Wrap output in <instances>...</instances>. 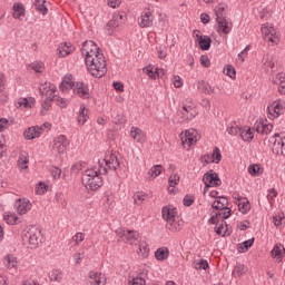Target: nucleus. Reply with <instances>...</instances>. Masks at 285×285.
Instances as JSON below:
<instances>
[{"mask_svg":"<svg viewBox=\"0 0 285 285\" xmlns=\"http://www.w3.org/2000/svg\"><path fill=\"white\" fill-rule=\"evenodd\" d=\"M85 63L92 77L97 79H101L108 72V68L106 67V57L104 53H96V56H91L85 58Z\"/></svg>","mask_w":285,"mask_h":285,"instance_id":"obj_1","label":"nucleus"},{"mask_svg":"<svg viewBox=\"0 0 285 285\" xmlns=\"http://www.w3.org/2000/svg\"><path fill=\"white\" fill-rule=\"evenodd\" d=\"M101 175H108L106 167L100 169H87L82 176V184L88 190H99L104 186V179Z\"/></svg>","mask_w":285,"mask_h":285,"instance_id":"obj_2","label":"nucleus"},{"mask_svg":"<svg viewBox=\"0 0 285 285\" xmlns=\"http://www.w3.org/2000/svg\"><path fill=\"white\" fill-rule=\"evenodd\" d=\"M72 88L73 92L81 97L82 99H88L90 97V89H88V85L83 82H72V80H63L60 85V90L62 92L65 90H70Z\"/></svg>","mask_w":285,"mask_h":285,"instance_id":"obj_3","label":"nucleus"},{"mask_svg":"<svg viewBox=\"0 0 285 285\" xmlns=\"http://www.w3.org/2000/svg\"><path fill=\"white\" fill-rule=\"evenodd\" d=\"M203 181L205 184L204 193H206L208 188H217V186H222V179L219 178V175L213 170L204 174Z\"/></svg>","mask_w":285,"mask_h":285,"instance_id":"obj_4","label":"nucleus"},{"mask_svg":"<svg viewBox=\"0 0 285 285\" xmlns=\"http://www.w3.org/2000/svg\"><path fill=\"white\" fill-rule=\"evenodd\" d=\"M24 238L28 239L30 248H37L41 244V230L37 227H31L24 234Z\"/></svg>","mask_w":285,"mask_h":285,"instance_id":"obj_5","label":"nucleus"},{"mask_svg":"<svg viewBox=\"0 0 285 285\" xmlns=\"http://www.w3.org/2000/svg\"><path fill=\"white\" fill-rule=\"evenodd\" d=\"M81 55H83L85 59L88 57H96L99 55V47L92 40H87L82 43Z\"/></svg>","mask_w":285,"mask_h":285,"instance_id":"obj_6","label":"nucleus"},{"mask_svg":"<svg viewBox=\"0 0 285 285\" xmlns=\"http://www.w3.org/2000/svg\"><path fill=\"white\" fill-rule=\"evenodd\" d=\"M218 28L217 32L220 35V37H226V35H229L230 30H233V22H229L226 18H216Z\"/></svg>","mask_w":285,"mask_h":285,"instance_id":"obj_7","label":"nucleus"},{"mask_svg":"<svg viewBox=\"0 0 285 285\" xmlns=\"http://www.w3.org/2000/svg\"><path fill=\"white\" fill-rule=\"evenodd\" d=\"M120 238L122 239V242H125V244H130V246H137V244L139 243V233L135 230L122 232L120 234Z\"/></svg>","mask_w":285,"mask_h":285,"instance_id":"obj_8","label":"nucleus"},{"mask_svg":"<svg viewBox=\"0 0 285 285\" xmlns=\"http://www.w3.org/2000/svg\"><path fill=\"white\" fill-rule=\"evenodd\" d=\"M55 92H57V87L52 83H46L40 87V95H42V97L45 95V100L47 101H55V97H57Z\"/></svg>","mask_w":285,"mask_h":285,"instance_id":"obj_9","label":"nucleus"},{"mask_svg":"<svg viewBox=\"0 0 285 285\" xmlns=\"http://www.w3.org/2000/svg\"><path fill=\"white\" fill-rule=\"evenodd\" d=\"M67 148L68 140L66 139V136L60 135L53 139V153L61 155V153H66Z\"/></svg>","mask_w":285,"mask_h":285,"instance_id":"obj_10","label":"nucleus"},{"mask_svg":"<svg viewBox=\"0 0 285 285\" xmlns=\"http://www.w3.org/2000/svg\"><path fill=\"white\" fill-rule=\"evenodd\" d=\"M262 35H263L265 41H271V43H279V37L275 32V28L263 27Z\"/></svg>","mask_w":285,"mask_h":285,"instance_id":"obj_11","label":"nucleus"},{"mask_svg":"<svg viewBox=\"0 0 285 285\" xmlns=\"http://www.w3.org/2000/svg\"><path fill=\"white\" fill-rule=\"evenodd\" d=\"M277 137H279V134H275L271 139V144H273L272 146V153H274V155H283L284 154V142L282 141V138L277 139Z\"/></svg>","mask_w":285,"mask_h":285,"instance_id":"obj_12","label":"nucleus"},{"mask_svg":"<svg viewBox=\"0 0 285 285\" xmlns=\"http://www.w3.org/2000/svg\"><path fill=\"white\" fill-rule=\"evenodd\" d=\"M233 199H236V204L238 206V210L243 213V215H246L248 210H250V203L248 202V198L239 197V195L234 194Z\"/></svg>","mask_w":285,"mask_h":285,"instance_id":"obj_13","label":"nucleus"},{"mask_svg":"<svg viewBox=\"0 0 285 285\" xmlns=\"http://www.w3.org/2000/svg\"><path fill=\"white\" fill-rule=\"evenodd\" d=\"M180 139L183 144H189V146L197 144V130L195 129L186 130L185 135L180 136Z\"/></svg>","mask_w":285,"mask_h":285,"instance_id":"obj_14","label":"nucleus"},{"mask_svg":"<svg viewBox=\"0 0 285 285\" xmlns=\"http://www.w3.org/2000/svg\"><path fill=\"white\" fill-rule=\"evenodd\" d=\"M153 21H155V17H153V12L145 11L140 16L138 26H140L141 28H150V26H153Z\"/></svg>","mask_w":285,"mask_h":285,"instance_id":"obj_15","label":"nucleus"},{"mask_svg":"<svg viewBox=\"0 0 285 285\" xmlns=\"http://www.w3.org/2000/svg\"><path fill=\"white\" fill-rule=\"evenodd\" d=\"M3 264L6 268L9 271H17V266L19 265V261H17V257L12 254H8L3 257Z\"/></svg>","mask_w":285,"mask_h":285,"instance_id":"obj_16","label":"nucleus"},{"mask_svg":"<svg viewBox=\"0 0 285 285\" xmlns=\"http://www.w3.org/2000/svg\"><path fill=\"white\" fill-rule=\"evenodd\" d=\"M267 110L269 116L279 117V115H282V110H284V106L279 101H274L267 107Z\"/></svg>","mask_w":285,"mask_h":285,"instance_id":"obj_17","label":"nucleus"},{"mask_svg":"<svg viewBox=\"0 0 285 285\" xmlns=\"http://www.w3.org/2000/svg\"><path fill=\"white\" fill-rule=\"evenodd\" d=\"M41 130H43V129L38 127V126L37 127H29L23 132L24 139H28V140L37 139V137L41 136Z\"/></svg>","mask_w":285,"mask_h":285,"instance_id":"obj_18","label":"nucleus"},{"mask_svg":"<svg viewBox=\"0 0 285 285\" xmlns=\"http://www.w3.org/2000/svg\"><path fill=\"white\" fill-rule=\"evenodd\" d=\"M181 115L183 119H195L197 117V108L195 106L184 105Z\"/></svg>","mask_w":285,"mask_h":285,"instance_id":"obj_19","label":"nucleus"},{"mask_svg":"<svg viewBox=\"0 0 285 285\" xmlns=\"http://www.w3.org/2000/svg\"><path fill=\"white\" fill-rule=\"evenodd\" d=\"M89 277H90V284L106 285V275L104 274H99L97 272H90Z\"/></svg>","mask_w":285,"mask_h":285,"instance_id":"obj_20","label":"nucleus"},{"mask_svg":"<svg viewBox=\"0 0 285 285\" xmlns=\"http://www.w3.org/2000/svg\"><path fill=\"white\" fill-rule=\"evenodd\" d=\"M130 135L138 144L146 142V134L141 129L131 127Z\"/></svg>","mask_w":285,"mask_h":285,"instance_id":"obj_21","label":"nucleus"},{"mask_svg":"<svg viewBox=\"0 0 285 285\" xmlns=\"http://www.w3.org/2000/svg\"><path fill=\"white\" fill-rule=\"evenodd\" d=\"M58 51L60 57H68V55L75 51V47L70 42H62L59 45Z\"/></svg>","mask_w":285,"mask_h":285,"instance_id":"obj_22","label":"nucleus"},{"mask_svg":"<svg viewBox=\"0 0 285 285\" xmlns=\"http://www.w3.org/2000/svg\"><path fill=\"white\" fill-rule=\"evenodd\" d=\"M16 208L19 215H26L30 210V203L28 200L18 199L16 202Z\"/></svg>","mask_w":285,"mask_h":285,"instance_id":"obj_23","label":"nucleus"},{"mask_svg":"<svg viewBox=\"0 0 285 285\" xmlns=\"http://www.w3.org/2000/svg\"><path fill=\"white\" fill-rule=\"evenodd\" d=\"M106 166H108V168L110 170H117V168H119V166H121V164L119 163V158H117V156L115 154H111L109 156V159H105Z\"/></svg>","mask_w":285,"mask_h":285,"instance_id":"obj_24","label":"nucleus"},{"mask_svg":"<svg viewBox=\"0 0 285 285\" xmlns=\"http://www.w3.org/2000/svg\"><path fill=\"white\" fill-rule=\"evenodd\" d=\"M138 250L137 254L139 255V257H148V255H150V248L148 247V243H146V240L139 242L138 240Z\"/></svg>","mask_w":285,"mask_h":285,"instance_id":"obj_25","label":"nucleus"},{"mask_svg":"<svg viewBox=\"0 0 285 285\" xmlns=\"http://www.w3.org/2000/svg\"><path fill=\"white\" fill-rule=\"evenodd\" d=\"M169 255L170 250H168V247H160L155 252V257L158 262H165V259H168Z\"/></svg>","mask_w":285,"mask_h":285,"instance_id":"obj_26","label":"nucleus"},{"mask_svg":"<svg viewBox=\"0 0 285 285\" xmlns=\"http://www.w3.org/2000/svg\"><path fill=\"white\" fill-rule=\"evenodd\" d=\"M177 212L168 207L163 208V219H166L167 224L171 223L176 218Z\"/></svg>","mask_w":285,"mask_h":285,"instance_id":"obj_27","label":"nucleus"},{"mask_svg":"<svg viewBox=\"0 0 285 285\" xmlns=\"http://www.w3.org/2000/svg\"><path fill=\"white\" fill-rule=\"evenodd\" d=\"M219 200H215L212 204V208H214L215 210H224V208H226V205L228 204V198L227 197H218Z\"/></svg>","mask_w":285,"mask_h":285,"instance_id":"obj_28","label":"nucleus"},{"mask_svg":"<svg viewBox=\"0 0 285 285\" xmlns=\"http://www.w3.org/2000/svg\"><path fill=\"white\" fill-rule=\"evenodd\" d=\"M166 226L168 230H171V233H177L181 228V226H184V222L177 220V217H176V218H173L170 223H167Z\"/></svg>","mask_w":285,"mask_h":285,"instance_id":"obj_29","label":"nucleus"},{"mask_svg":"<svg viewBox=\"0 0 285 285\" xmlns=\"http://www.w3.org/2000/svg\"><path fill=\"white\" fill-rule=\"evenodd\" d=\"M213 43V39L209 36H204L198 40V46L200 50H210V46Z\"/></svg>","mask_w":285,"mask_h":285,"instance_id":"obj_30","label":"nucleus"},{"mask_svg":"<svg viewBox=\"0 0 285 285\" xmlns=\"http://www.w3.org/2000/svg\"><path fill=\"white\" fill-rule=\"evenodd\" d=\"M256 130L261 135H268L273 130V125L258 122L257 126H256Z\"/></svg>","mask_w":285,"mask_h":285,"instance_id":"obj_31","label":"nucleus"},{"mask_svg":"<svg viewBox=\"0 0 285 285\" xmlns=\"http://www.w3.org/2000/svg\"><path fill=\"white\" fill-rule=\"evenodd\" d=\"M284 253H285V248H284V245L282 244H276L271 252L272 257H277V259H282V257H284Z\"/></svg>","mask_w":285,"mask_h":285,"instance_id":"obj_32","label":"nucleus"},{"mask_svg":"<svg viewBox=\"0 0 285 285\" xmlns=\"http://www.w3.org/2000/svg\"><path fill=\"white\" fill-rule=\"evenodd\" d=\"M248 173L252 177H259L261 175H264V168H262L261 165H249Z\"/></svg>","mask_w":285,"mask_h":285,"instance_id":"obj_33","label":"nucleus"},{"mask_svg":"<svg viewBox=\"0 0 285 285\" xmlns=\"http://www.w3.org/2000/svg\"><path fill=\"white\" fill-rule=\"evenodd\" d=\"M21 17H26V12L23 6L17 2L13 4V19H21Z\"/></svg>","mask_w":285,"mask_h":285,"instance_id":"obj_34","label":"nucleus"},{"mask_svg":"<svg viewBox=\"0 0 285 285\" xmlns=\"http://www.w3.org/2000/svg\"><path fill=\"white\" fill-rule=\"evenodd\" d=\"M29 161L30 159L28 158V154L26 153L20 154L18 159V168H20V170H26L28 168Z\"/></svg>","mask_w":285,"mask_h":285,"instance_id":"obj_35","label":"nucleus"},{"mask_svg":"<svg viewBox=\"0 0 285 285\" xmlns=\"http://www.w3.org/2000/svg\"><path fill=\"white\" fill-rule=\"evenodd\" d=\"M86 121H88V109H86V107H83L78 112L77 122L80 126H83V124H86Z\"/></svg>","mask_w":285,"mask_h":285,"instance_id":"obj_36","label":"nucleus"},{"mask_svg":"<svg viewBox=\"0 0 285 285\" xmlns=\"http://www.w3.org/2000/svg\"><path fill=\"white\" fill-rule=\"evenodd\" d=\"M248 273V267L244 264H237L233 271L234 277H242V275H246Z\"/></svg>","mask_w":285,"mask_h":285,"instance_id":"obj_37","label":"nucleus"},{"mask_svg":"<svg viewBox=\"0 0 285 285\" xmlns=\"http://www.w3.org/2000/svg\"><path fill=\"white\" fill-rule=\"evenodd\" d=\"M239 137L242 138L243 141H253L255 135L253 134V131H250V128H247L240 129Z\"/></svg>","mask_w":285,"mask_h":285,"instance_id":"obj_38","label":"nucleus"},{"mask_svg":"<svg viewBox=\"0 0 285 285\" xmlns=\"http://www.w3.org/2000/svg\"><path fill=\"white\" fill-rule=\"evenodd\" d=\"M253 244H255V238H250L238 244L239 253H246L250 248V246H253Z\"/></svg>","mask_w":285,"mask_h":285,"instance_id":"obj_39","label":"nucleus"},{"mask_svg":"<svg viewBox=\"0 0 285 285\" xmlns=\"http://www.w3.org/2000/svg\"><path fill=\"white\" fill-rule=\"evenodd\" d=\"M35 7L38 12H41V14H48V7H46V0H36Z\"/></svg>","mask_w":285,"mask_h":285,"instance_id":"obj_40","label":"nucleus"},{"mask_svg":"<svg viewBox=\"0 0 285 285\" xmlns=\"http://www.w3.org/2000/svg\"><path fill=\"white\" fill-rule=\"evenodd\" d=\"M216 235H220L222 237H226V235H230L228 233V225L226 223H222L218 227H215Z\"/></svg>","mask_w":285,"mask_h":285,"instance_id":"obj_41","label":"nucleus"},{"mask_svg":"<svg viewBox=\"0 0 285 285\" xmlns=\"http://www.w3.org/2000/svg\"><path fill=\"white\" fill-rule=\"evenodd\" d=\"M146 197H148V195H146V193L138 191L134 195V203L137 204L138 206H141V204H144V202H146Z\"/></svg>","mask_w":285,"mask_h":285,"instance_id":"obj_42","label":"nucleus"},{"mask_svg":"<svg viewBox=\"0 0 285 285\" xmlns=\"http://www.w3.org/2000/svg\"><path fill=\"white\" fill-rule=\"evenodd\" d=\"M148 175L149 179H155V177H159V175H161V165H156L151 167Z\"/></svg>","mask_w":285,"mask_h":285,"instance_id":"obj_43","label":"nucleus"},{"mask_svg":"<svg viewBox=\"0 0 285 285\" xmlns=\"http://www.w3.org/2000/svg\"><path fill=\"white\" fill-rule=\"evenodd\" d=\"M225 10H226V6L225 4L216 6V8H215L216 19H224V18H226V13H224Z\"/></svg>","mask_w":285,"mask_h":285,"instance_id":"obj_44","label":"nucleus"},{"mask_svg":"<svg viewBox=\"0 0 285 285\" xmlns=\"http://www.w3.org/2000/svg\"><path fill=\"white\" fill-rule=\"evenodd\" d=\"M264 63H263V68L268 72V70H273V68H275V63L273 62V59L271 58V56H266L263 59Z\"/></svg>","mask_w":285,"mask_h":285,"instance_id":"obj_45","label":"nucleus"},{"mask_svg":"<svg viewBox=\"0 0 285 285\" xmlns=\"http://www.w3.org/2000/svg\"><path fill=\"white\" fill-rule=\"evenodd\" d=\"M203 86V92L205 95H215V87L210 86V83L202 81L199 82Z\"/></svg>","mask_w":285,"mask_h":285,"instance_id":"obj_46","label":"nucleus"},{"mask_svg":"<svg viewBox=\"0 0 285 285\" xmlns=\"http://www.w3.org/2000/svg\"><path fill=\"white\" fill-rule=\"evenodd\" d=\"M219 161H222V151L218 149V147H215L212 155V163L219 164Z\"/></svg>","mask_w":285,"mask_h":285,"instance_id":"obj_47","label":"nucleus"},{"mask_svg":"<svg viewBox=\"0 0 285 285\" xmlns=\"http://www.w3.org/2000/svg\"><path fill=\"white\" fill-rule=\"evenodd\" d=\"M224 72L227 75V77H230V79H235L236 77L235 67H233V65H227Z\"/></svg>","mask_w":285,"mask_h":285,"instance_id":"obj_48","label":"nucleus"},{"mask_svg":"<svg viewBox=\"0 0 285 285\" xmlns=\"http://www.w3.org/2000/svg\"><path fill=\"white\" fill-rule=\"evenodd\" d=\"M142 72H145V75H148L150 79H157V75H158L157 68H156V71H153V67L148 66L142 69Z\"/></svg>","mask_w":285,"mask_h":285,"instance_id":"obj_49","label":"nucleus"},{"mask_svg":"<svg viewBox=\"0 0 285 285\" xmlns=\"http://www.w3.org/2000/svg\"><path fill=\"white\" fill-rule=\"evenodd\" d=\"M227 132L228 135H239L242 132V127L235 124L230 125L229 127H227Z\"/></svg>","mask_w":285,"mask_h":285,"instance_id":"obj_50","label":"nucleus"},{"mask_svg":"<svg viewBox=\"0 0 285 285\" xmlns=\"http://www.w3.org/2000/svg\"><path fill=\"white\" fill-rule=\"evenodd\" d=\"M179 180L180 177L177 174H171L168 179L170 188H173V186H178Z\"/></svg>","mask_w":285,"mask_h":285,"instance_id":"obj_51","label":"nucleus"},{"mask_svg":"<svg viewBox=\"0 0 285 285\" xmlns=\"http://www.w3.org/2000/svg\"><path fill=\"white\" fill-rule=\"evenodd\" d=\"M86 239V234L83 233H77L75 236H72V242L78 246V244H81Z\"/></svg>","mask_w":285,"mask_h":285,"instance_id":"obj_52","label":"nucleus"},{"mask_svg":"<svg viewBox=\"0 0 285 285\" xmlns=\"http://www.w3.org/2000/svg\"><path fill=\"white\" fill-rule=\"evenodd\" d=\"M183 204L187 207L193 206V204H195V196L186 195L183 199Z\"/></svg>","mask_w":285,"mask_h":285,"instance_id":"obj_53","label":"nucleus"},{"mask_svg":"<svg viewBox=\"0 0 285 285\" xmlns=\"http://www.w3.org/2000/svg\"><path fill=\"white\" fill-rule=\"evenodd\" d=\"M50 173L51 177H53L55 179H59V177H61V168L59 167H51Z\"/></svg>","mask_w":285,"mask_h":285,"instance_id":"obj_54","label":"nucleus"},{"mask_svg":"<svg viewBox=\"0 0 285 285\" xmlns=\"http://www.w3.org/2000/svg\"><path fill=\"white\" fill-rule=\"evenodd\" d=\"M85 257H86V252L75 253L73 254L75 264H81V259H83Z\"/></svg>","mask_w":285,"mask_h":285,"instance_id":"obj_55","label":"nucleus"},{"mask_svg":"<svg viewBox=\"0 0 285 285\" xmlns=\"http://www.w3.org/2000/svg\"><path fill=\"white\" fill-rule=\"evenodd\" d=\"M129 285H146V279L141 277H136L129 281Z\"/></svg>","mask_w":285,"mask_h":285,"instance_id":"obj_56","label":"nucleus"},{"mask_svg":"<svg viewBox=\"0 0 285 285\" xmlns=\"http://www.w3.org/2000/svg\"><path fill=\"white\" fill-rule=\"evenodd\" d=\"M4 219H6L7 224L14 225V224H17V220L19 218H17V216L10 214V215L4 216Z\"/></svg>","mask_w":285,"mask_h":285,"instance_id":"obj_57","label":"nucleus"},{"mask_svg":"<svg viewBox=\"0 0 285 285\" xmlns=\"http://www.w3.org/2000/svg\"><path fill=\"white\" fill-rule=\"evenodd\" d=\"M200 63L204 68H210V59H208V56H202Z\"/></svg>","mask_w":285,"mask_h":285,"instance_id":"obj_58","label":"nucleus"},{"mask_svg":"<svg viewBox=\"0 0 285 285\" xmlns=\"http://www.w3.org/2000/svg\"><path fill=\"white\" fill-rule=\"evenodd\" d=\"M37 195H43L46 193V184L39 183V185L36 188Z\"/></svg>","mask_w":285,"mask_h":285,"instance_id":"obj_59","label":"nucleus"},{"mask_svg":"<svg viewBox=\"0 0 285 285\" xmlns=\"http://www.w3.org/2000/svg\"><path fill=\"white\" fill-rule=\"evenodd\" d=\"M8 126H10V121L6 118H1L0 119V131L6 130V128H8Z\"/></svg>","mask_w":285,"mask_h":285,"instance_id":"obj_60","label":"nucleus"},{"mask_svg":"<svg viewBox=\"0 0 285 285\" xmlns=\"http://www.w3.org/2000/svg\"><path fill=\"white\" fill-rule=\"evenodd\" d=\"M282 219H284V214L274 216L273 217L274 226H282Z\"/></svg>","mask_w":285,"mask_h":285,"instance_id":"obj_61","label":"nucleus"},{"mask_svg":"<svg viewBox=\"0 0 285 285\" xmlns=\"http://www.w3.org/2000/svg\"><path fill=\"white\" fill-rule=\"evenodd\" d=\"M174 86L175 88H181V86H184V82L179 76H174Z\"/></svg>","mask_w":285,"mask_h":285,"instance_id":"obj_62","label":"nucleus"},{"mask_svg":"<svg viewBox=\"0 0 285 285\" xmlns=\"http://www.w3.org/2000/svg\"><path fill=\"white\" fill-rule=\"evenodd\" d=\"M223 210H224V212L220 213V217H222L223 219H228V217H230V208L224 207Z\"/></svg>","mask_w":285,"mask_h":285,"instance_id":"obj_63","label":"nucleus"},{"mask_svg":"<svg viewBox=\"0 0 285 285\" xmlns=\"http://www.w3.org/2000/svg\"><path fill=\"white\" fill-rule=\"evenodd\" d=\"M278 92L281 95H285V81L284 80H281L279 81V85H278Z\"/></svg>","mask_w":285,"mask_h":285,"instance_id":"obj_64","label":"nucleus"}]
</instances>
